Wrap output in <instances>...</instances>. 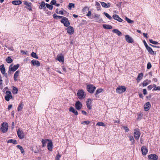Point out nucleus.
Returning <instances> with one entry per match:
<instances>
[{
    "mask_svg": "<svg viewBox=\"0 0 160 160\" xmlns=\"http://www.w3.org/2000/svg\"><path fill=\"white\" fill-rule=\"evenodd\" d=\"M125 19L126 21L129 23H132L133 22V21L131 20L127 17L125 18Z\"/></svg>",
    "mask_w": 160,
    "mask_h": 160,
    "instance_id": "49530a36",
    "label": "nucleus"
},
{
    "mask_svg": "<svg viewBox=\"0 0 160 160\" xmlns=\"http://www.w3.org/2000/svg\"><path fill=\"white\" fill-rule=\"evenodd\" d=\"M32 3L31 2H30V3L27 6V7L26 8L29 11H32Z\"/></svg>",
    "mask_w": 160,
    "mask_h": 160,
    "instance_id": "79ce46f5",
    "label": "nucleus"
},
{
    "mask_svg": "<svg viewBox=\"0 0 160 160\" xmlns=\"http://www.w3.org/2000/svg\"><path fill=\"white\" fill-rule=\"evenodd\" d=\"M82 106V104L80 102L78 101L76 102L75 105V107L77 110H80Z\"/></svg>",
    "mask_w": 160,
    "mask_h": 160,
    "instance_id": "9b49d317",
    "label": "nucleus"
},
{
    "mask_svg": "<svg viewBox=\"0 0 160 160\" xmlns=\"http://www.w3.org/2000/svg\"><path fill=\"white\" fill-rule=\"evenodd\" d=\"M30 2H28L27 1L23 2L24 4L26 5L27 6L30 3Z\"/></svg>",
    "mask_w": 160,
    "mask_h": 160,
    "instance_id": "052dcab7",
    "label": "nucleus"
},
{
    "mask_svg": "<svg viewBox=\"0 0 160 160\" xmlns=\"http://www.w3.org/2000/svg\"><path fill=\"white\" fill-rule=\"evenodd\" d=\"M143 77V74L142 73H139L137 79L136 80L138 82H140V81L142 78Z\"/></svg>",
    "mask_w": 160,
    "mask_h": 160,
    "instance_id": "a878e982",
    "label": "nucleus"
},
{
    "mask_svg": "<svg viewBox=\"0 0 160 160\" xmlns=\"http://www.w3.org/2000/svg\"><path fill=\"white\" fill-rule=\"evenodd\" d=\"M87 105V108H88V109L89 110H91V109H92V107L90 105V104H86Z\"/></svg>",
    "mask_w": 160,
    "mask_h": 160,
    "instance_id": "4d7b16f0",
    "label": "nucleus"
},
{
    "mask_svg": "<svg viewBox=\"0 0 160 160\" xmlns=\"http://www.w3.org/2000/svg\"><path fill=\"white\" fill-rule=\"evenodd\" d=\"M102 6L104 8H108L110 7V3H106L104 2H100Z\"/></svg>",
    "mask_w": 160,
    "mask_h": 160,
    "instance_id": "393cba45",
    "label": "nucleus"
},
{
    "mask_svg": "<svg viewBox=\"0 0 160 160\" xmlns=\"http://www.w3.org/2000/svg\"><path fill=\"white\" fill-rule=\"evenodd\" d=\"M46 6L47 8H48L50 10H52L53 9V6L52 5H50L48 3H46Z\"/></svg>",
    "mask_w": 160,
    "mask_h": 160,
    "instance_id": "c03bdc74",
    "label": "nucleus"
},
{
    "mask_svg": "<svg viewBox=\"0 0 160 160\" xmlns=\"http://www.w3.org/2000/svg\"><path fill=\"white\" fill-rule=\"evenodd\" d=\"M96 89V87L92 84H89L87 86V91L91 93H93Z\"/></svg>",
    "mask_w": 160,
    "mask_h": 160,
    "instance_id": "423d86ee",
    "label": "nucleus"
},
{
    "mask_svg": "<svg viewBox=\"0 0 160 160\" xmlns=\"http://www.w3.org/2000/svg\"><path fill=\"white\" fill-rule=\"evenodd\" d=\"M6 95L5 97V99L6 101H9L10 98L12 99V98L11 93L10 91H6Z\"/></svg>",
    "mask_w": 160,
    "mask_h": 160,
    "instance_id": "6e6552de",
    "label": "nucleus"
},
{
    "mask_svg": "<svg viewBox=\"0 0 160 160\" xmlns=\"http://www.w3.org/2000/svg\"><path fill=\"white\" fill-rule=\"evenodd\" d=\"M140 143L142 144H144V141H143V139L142 138H140Z\"/></svg>",
    "mask_w": 160,
    "mask_h": 160,
    "instance_id": "774afa93",
    "label": "nucleus"
},
{
    "mask_svg": "<svg viewBox=\"0 0 160 160\" xmlns=\"http://www.w3.org/2000/svg\"><path fill=\"white\" fill-rule=\"evenodd\" d=\"M103 14L110 20H111L112 19V18L111 16L107 13L104 12H103Z\"/></svg>",
    "mask_w": 160,
    "mask_h": 160,
    "instance_id": "ea45409f",
    "label": "nucleus"
},
{
    "mask_svg": "<svg viewBox=\"0 0 160 160\" xmlns=\"http://www.w3.org/2000/svg\"><path fill=\"white\" fill-rule=\"evenodd\" d=\"M151 107V105L150 103L149 102H146L144 105V109L145 111H148L149 110Z\"/></svg>",
    "mask_w": 160,
    "mask_h": 160,
    "instance_id": "a211bd4d",
    "label": "nucleus"
},
{
    "mask_svg": "<svg viewBox=\"0 0 160 160\" xmlns=\"http://www.w3.org/2000/svg\"><path fill=\"white\" fill-rule=\"evenodd\" d=\"M74 6L75 5L74 4L72 3H70L69 4L68 7L69 8H68L69 9H71V8H74Z\"/></svg>",
    "mask_w": 160,
    "mask_h": 160,
    "instance_id": "09e8293b",
    "label": "nucleus"
},
{
    "mask_svg": "<svg viewBox=\"0 0 160 160\" xmlns=\"http://www.w3.org/2000/svg\"><path fill=\"white\" fill-rule=\"evenodd\" d=\"M99 17L100 15H99L96 13L95 14L94 16L93 17V18H96L97 19H99Z\"/></svg>",
    "mask_w": 160,
    "mask_h": 160,
    "instance_id": "5fc2aeb1",
    "label": "nucleus"
},
{
    "mask_svg": "<svg viewBox=\"0 0 160 160\" xmlns=\"http://www.w3.org/2000/svg\"><path fill=\"white\" fill-rule=\"evenodd\" d=\"M31 56L32 57L35 58H38V57L36 54V53L34 52H32V53L31 54Z\"/></svg>",
    "mask_w": 160,
    "mask_h": 160,
    "instance_id": "37998d69",
    "label": "nucleus"
},
{
    "mask_svg": "<svg viewBox=\"0 0 160 160\" xmlns=\"http://www.w3.org/2000/svg\"><path fill=\"white\" fill-rule=\"evenodd\" d=\"M95 6H96V8L97 10H101V6L98 2H96Z\"/></svg>",
    "mask_w": 160,
    "mask_h": 160,
    "instance_id": "4c0bfd02",
    "label": "nucleus"
},
{
    "mask_svg": "<svg viewBox=\"0 0 160 160\" xmlns=\"http://www.w3.org/2000/svg\"><path fill=\"white\" fill-rule=\"evenodd\" d=\"M68 27L67 29L68 33L70 35L72 34L74 32L73 28L72 27L69 26Z\"/></svg>",
    "mask_w": 160,
    "mask_h": 160,
    "instance_id": "4468645a",
    "label": "nucleus"
},
{
    "mask_svg": "<svg viewBox=\"0 0 160 160\" xmlns=\"http://www.w3.org/2000/svg\"><path fill=\"white\" fill-rule=\"evenodd\" d=\"M31 63L33 66H36L37 67H39L40 66V63L38 61L32 60L31 61Z\"/></svg>",
    "mask_w": 160,
    "mask_h": 160,
    "instance_id": "6ab92c4d",
    "label": "nucleus"
},
{
    "mask_svg": "<svg viewBox=\"0 0 160 160\" xmlns=\"http://www.w3.org/2000/svg\"><path fill=\"white\" fill-rule=\"evenodd\" d=\"M8 125L6 122H3L1 125V131L3 133H5L8 130Z\"/></svg>",
    "mask_w": 160,
    "mask_h": 160,
    "instance_id": "f03ea898",
    "label": "nucleus"
},
{
    "mask_svg": "<svg viewBox=\"0 0 160 160\" xmlns=\"http://www.w3.org/2000/svg\"><path fill=\"white\" fill-rule=\"evenodd\" d=\"M61 157V155L58 153L57 154L56 156V157L55 160H59L60 158Z\"/></svg>",
    "mask_w": 160,
    "mask_h": 160,
    "instance_id": "8fccbe9b",
    "label": "nucleus"
},
{
    "mask_svg": "<svg viewBox=\"0 0 160 160\" xmlns=\"http://www.w3.org/2000/svg\"><path fill=\"white\" fill-rule=\"evenodd\" d=\"M91 12L90 11H89L88 12V13H87V14H86V16H87L88 17H89V16H91Z\"/></svg>",
    "mask_w": 160,
    "mask_h": 160,
    "instance_id": "0e129e2a",
    "label": "nucleus"
},
{
    "mask_svg": "<svg viewBox=\"0 0 160 160\" xmlns=\"http://www.w3.org/2000/svg\"><path fill=\"white\" fill-rule=\"evenodd\" d=\"M17 134L19 139H22L24 138V135L22 131L18 129L17 131Z\"/></svg>",
    "mask_w": 160,
    "mask_h": 160,
    "instance_id": "1a4fd4ad",
    "label": "nucleus"
},
{
    "mask_svg": "<svg viewBox=\"0 0 160 160\" xmlns=\"http://www.w3.org/2000/svg\"><path fill=\"white\" fill-rule=\"evenodd\" d=\"M149 41L150 43H151L153 44L157 45V44H159V43H158V42L156 41H154L152 39H149Z\"/></svg>",
    "mask_w": 160,
    "mask_h": 160,
    "instance_id": "a18cd8bd",
    "label": "nucleus"
},
{
    "mask_svg": "<svg viewBox=\"0 0 160 160\" xmlns=\"http://www.w3.org/2000/svg\"><path fill=\"white\" fill-rule=\"evenodd\" d=\"M147 50L152 55H155L156 54V52H154L153 51L152 48L149 47L148 46L146 48Z\"/></svg>",
    "mask_w": 160,
    "mask_h": 160,
    "instance_id": "5701e85b",
    "label": "nucleus"
},
{
    "mask_svg": "<svg viewBox=\"0 0 160 160\" xmlns=\"http://www.w3.org/2000/svg\"><path fill=\"white\" fill-rule=\"evenodd\" d=\"M152 67V65L150 62H148L147 65V68L148 69H150Z\"/></svg>",
    "mask_w": 160,
    "mask_h": 160,
    "instance_id": "3c124183",
    "label": "nucleus"
},
{
    "mask_svg": "<svg viewBox=\"0 0 160 160\" xmlns=\"http://www.w3.org/2000/svg\"><path fill=\"white\" fill-rule=\"evenodd\" d=\"M112 32L117 34L118 36H120L122 35L121 32L117 29H115L112 30Z\"/></svg>",
    "mask_w": 160,
    "mask_h": 160,
    "instance_id": "cd10ccee",
    "label": "nucleus"
},
{
    "mask_svg": "<svg viewBox=\"0 0 160 160\" xmlns=\"http://www.w3.org/2000/svg\"><path fill=\"white\" fill-rule=\"evenodd\" d=\"M148 158L149 160H157L158 156L156 154H152L148 156Z\"/></svg>",
    "mask_w": 160,
    "mask_h": 160,
    "instance_id": "9d476101",
    "label": "nucleus"
},
{
    "mask_svg": "<svg viewBox=\"0 0 160 160\" xmlns=\"http://www.w3.org/2000/svg\"><path fill=\"white\" fill-rule=\"evenodd\" d=\"M69 111L70 112L74 113L75 115H77L78 114V113L77 111L72 107H71L69 108Z\"/></svg>",
    "mask_w": 160,
    "mask_h": 160,
    "instance_id": "aec40b11",
    "label": "nucleus"
},
{
    "mask_svg": "<svg viewBox=\"0 0 160 160\" xmlns=\"http://www.w3.org/2000/svg\"><path fill=\"white\" fill-rule=\"evenodd\" d=\"M97 125L99 126H105V124L102 122H98L97 123Z\"/></svg>",
    "mask_w": 160,
    "mask_h": 160,
    "instance_id": "de8ad7c7",
    "label": "nucleus"
},
{
    "mask_svg": "<svg viewBox=\"0 0 160 160\" xmlns=\"http://www.w3.org/2000/svg\"><path fill=\"white\" fill-rule=\"evenodd\" d=\"M7 62L9 63H11L12 62V59L10 57H8L6 59Z\"/></svg>",
    "mask_w": 160,
    "mask_h": 160,
    "instance_id": "a19ab883",
    "label": "nucleus"
},
{
    "mask_svg": "<svg viewBox=\"0 0 160 160\" xmlns=\"http://www.w3.org/2000/svg\"><path fill=\"white\" fill-rule=\"evenodd\" d=\"M123 128L124 129V130L126 132H128L129 130L127 126H123Z\"/></svg>",
    "mask_w": 160,
    "mask_h": 160,
    "instance_id": "864d4df0",
    "label": "nucleus"
},
{
    "mask_svg": "<svg viewBox=\"0 0 160 160\" xmlns=\"http://www.w3.org/2000/svg\"><path fill=\"white\" fill-rule=\"evenodd\" d=\"M143 94L144 95H146L147 94V91L146 89H143Z\"/></svg>",
    "mask_w": 160,
    "mask_h": 160,
    "instance_id": "bf43d9fd",
    "label": "nucleus"
},
{
    "mask_svg": "<svg viewBox=\"0 0 160 160\" xmlns=\"http://www.w3.org/2000/svg\"><path fill=\"white\" fill-rule=\"evenodd\" d=\"M112 17L114 19L118 21L119 22H122L123 21V20L120 18L118 15L114 14L113 15Z\"/></svg>",
    "mask_w": 160,
    "mask_h": 160,
    "instance_id": "dca6fc26",
    "label": "nucleus"
},
{
    "mask_svg": "<svg viewBox=\"0 0 160 160\" xmlns=\"http://www.w3.org/2000/svg\"><path fill=\"white\" fill-rule=\"evenodd\" d=\"M0 70L2 74H4L5 72V69L3 64L0 66Z\"/></svg>",
    "mask_w": 160,
    "mask_h": 160,
    "instance_id": "bb28decb",
    "label": "nucleus"
},
{
    "mask_svg": "<svg viewBox=\"0 0 160 160\" xmlns=\"http://www.w3.org/2000/svg\"><path fill=\"white\" fill-rule=\"evenodd\" d=\"M52 141L50 140L47 145L48 150L50 151H52Z\"/></svg>",
    "mask_w": 160,
    "mask_h": 160,
    "instance_id": "f3484780",
    "label": "nucleus"
},
{
    "mask_svg": "<svg viewBox=\"0 0 160 160\" xmlns=\"http://www.w3.org/2000/svg\"><path fill=\"white\" fill-rule=\"evenodd\" d=\"M153 87L154 88L152 90V91L153 92H154L157 90L160 91V87H157V86L156 84H153Z\"/></svg>",
    "mask_w": 160,
    "mask_h": 160,
    "instance_id": "7c9ffc66",
    "label": "nucleus"
},
{
    "mask_svg": "<svg viewBox=\"0 0 160 160\" xmlns=\"http://www.w3.org/2000/svg\"><path fill=\"white\" fill-rule=\"evenodd\" d=\"M56 1L55 0H52L50 4L51 5H55L56 4Z\"/></svg>",
    "mask_w": 160,
    "mask_h": 160,
    "instance_id": "6e6d98bb",
    "label": "nucleus"
},
{
    "mask_svg": "<svg viewBox=\"0 0 160 160\" xmlns=\"http://www.w3.org/2000/svg\"><path fill=\"white\" fill-rule=\"evenodd\" d=\"M88 9V6H85L84 8L83 9L82 11L83 12L87 10Z\"/></svg>",
    "mask_w": 160,
    "mask_h": 160,
    "instance_id": "e2e57ef3",
    "label": "nucleus"
},
{
    "mask_svg": "<svg viewBox=\"0 0 160 160\" xmlns=\"http://www.w3.org/2000/svg\"><path fill=\"white\" fill-rule=\"evenodd\" d=\"M125 39L127 42L129 43H132L133 42V40L129 35L125 36Z\"/></svg>",
    "mask_w": 160,
    "mask_h": 160,
    "instance_id": "ddd939ff",
    "label": "nucleus"
},
{
    "mask_svg": "<svg viewBox=\"0 0 160 160\" xmlns=\"http://www.w3.org/2000/svg\"><path fill=\"white\" fill-rule=\"evenodd\" d=\"M152 88H153V85L152 86V85H150L148 87V90H150Z\"/></svg>",
    "mask_w": 160,
    "mask_h": 160,
    "instance_id": "13d9d810",
    "label": "nucleus"
},
{
    "mask_svg": "<svg viewBox=\"0 0 160 160\" xmlns=\"http://www.w3.org/2000/svg\"><path fill=\"white\" fill-rule=\"evenodd\" d=\"M141 151L142 154L144 156L146 155L147 154L148 151V149L145 146H143L142 147Z\"/></svg>",
    "mask_w": 160,
    "mask_h": 160,
    "instance_id": "2eb2a0df",
    "label": "nucleus"
},
{
    "mask_svg": "<svg viewBox=\"0 0 160 160\" xmlns=\"http://www.w3.org/2000/svg\"><path fill=\"white\" fill-rule=\"evenodd\" d=\"M103 28L105 29H110L112 28V26L110 25L104 24L103 25Z\"/></svg>",
    "mask_w": 160,
    "mask_h": 160,
    "instance_id": "2f4dec72",
    "label": "nucleus"
},
{
    "mask_svg": "<svg viewBox=\"0 0 160 160\" xmlns=\"http://www.w3.org/2000/svg\"><path fill=\"white\" fill-rule=\"evenodd\" d=\"M128 137L129 138V139L131 142V145H134L135 141L133 137L132 136H129Z\"/></svg>",
    "mask_w": 160,
    "mask_h": 160,
    "instance_id": "c756f323",
    "label": "nucleus"
},
{
    "mask_svg": "<svg viewBox=\"0 0 160 160\" xmlns=\"http://www.w3.org/2000/svg\"><path fill=\"white\" fill-rule=\"evenodd\" d=\"M103 91V89L102 88H99L97 89L95 94V95L96 97H97L98 94L99 93Z\"/></svg>",
    "mask_w": 160,
    "mask_h": 160,
    "instance_id": "c9c22d12",
    "label": "nucleus"
},
{
    "mask_svg": "<svg viewBox=\"0 0 160 160\" xmlns=\"http://www.w3.org/2000/svg\"><path fill=\"white\" fill-rule=\"evenodd\" d=\"M7 48L10 50H11L12 51H13L14 50L12 46L8 47Z\"/></svg>",
    "mask_w": 160,
    "mask_h": 160,
    "instance_id": "680f3d73",
    "label": "nucleus"
},
{
    "mask_svg": "<svg viewBox=\"0 0 160 160\" xmlns=\"http://www.w3.org/2000/svg\"><path fill=\"white\" fill-rule=\"evenodd\" d=\"M23 106V104L22 102H21L19 104L17 108V110L18 111H20L22 110Z\"/></svg>",
    "mask_w": 160,
    "mask_h": 160,
    "instance_id": "473e14b6",
    "label": "nucleus"
},
{
    "mask_svg": "<svg viewBox=\"0 0 160 160\" xmlns=\"http://www.w3.org/2000/svg\"><path fill=\"white\" fill-rule=\"evenodd\" d=\"M17 147L20 150V151L22 153H24V151L22 147L21 146L19 145H18L17 146Z\"/></svg>",
    "mask_w": 160,
    "mask_h": 160,
    "instance_id": "58836bf2",
    "label": "nucleus"
},
{
    "mask_svg": "<svg viewBox=\"0 0 160 160\" xmlns=\"http://www.w3.org/2000/svg\"><path fill=\"white\" fill-rule=\"evenodd\" d=\"M77 96L79 99L82 100L85 98L86 95L84 91L81 89L78 90V91Z\"/></svg>",
    "mask_w": 160,
    "mask_h": 160,
    "instance_id": "39448f33",
    "label": "nucleus"
},
{
    "mask_svg": "<svg viewBox=\"0 0 160 160\" xmlns=\"http://www.w3.org/2000/svg\"><path fill=\"white\" fill-rule=\"evenodd\" d=\"M7 142L8 143H12L14 144H17V141L15 139H9L7 141Z\"/></svg>",
    "mask_w": 160,
    "mask_h": 160,
    "instance_id": "c85d7f7f",
    "label": "nucleus"
},
{
    "mask_svg": "<svg viewBox=\"0 0 160 160\" xmlns=\"http://www.w3.org/2000/svg\"><path fill=\"white\" fill-rule=\"evenodd\" d=\"M90 123V122L89 121H84L82 122H81V124H83V123H85L86 125L89 124Z\"/></svg>",
    "mask_w": 160,
    "mask_h": 160,
    "instance_id": "603ef678",
    "label": "nucleus"
},
{
    "mask_svg": "<svg viewBox=\"0 0 160 160\" xmlns=\"http://www.w3.org/2000/svg\"><path fill=\"white\" fill-rule=\"evenodd\" d=\"M46 3L43 2L42 1L41 2V4L39 6V8L40 9H43L44 10L46 9L45 6H46Z\"/></svg>",
    "mask_w": 160,
    "mask_h": 160,
    "instance_id": "4be33fe9",
    "label": "nucleus"
},
{
    "mask_svg": "<svg viewBox=\"0 0 160 160\" xmlns=\"http://www.w3.org/2000/svg\"><path fill=\"white\" fill-rule=\"evenodd\" d=\"M56 59L59 62H63L64 61V57L62 54H58Z\"/></svg>",
    "mask_w": 160,
    "mask_h": 160,
    "instance_id": "f8f14e48",
    "label": "nucleus"
},
{
    "mask_svg": "<svg viewBox=\"0 0 160 160\" xmlns=\"http://www.w3.org/2000/svg\"><path fill=\"white\" fill-rule=\"evenodd\" d=\"M52 16L54 19H62L60 20L61 23L63 24L65 27H68L70 25V22L68 18L62 16L57 15L56 14L54 13Z\"/></svg>",
    "mask_w": 160,
    "mask_h": 160,
    "instance_id": "f257e3e1",
    "label": "nucleus"
},
{
    "mask_svg": "<svg viewBox=\"0 0 160 160\" xmlns=\"http://www.w3.org/2000/svg\"><path fill=\"white\" fill-rule=\"evenodd\" d=\"M134 137L135 138L138 140L140 137L141 135V132L140 129L138 128H134Z\"/></svg>",
    "mask_w": 160,
    "mask_h": 160,
    "instance_id": "7ed1b4c3",
    "label": "nucleus"
},
{
    "mask_svg": "<svg viewBox=\"0 0 160 160\" xmlns=\"http://www.w3.org/2000/svg\"><path fill=\"white\" fill-rule=\"evenodd\" d=\"M126 90V88L125 86H119L117 88L116 91L119 93H121L124 92Z\"/></svg>",
    "mask_w": 160,
    "mask_h": 160,
    "instance_id": "0eeeda50",
    "label": "nucleus"
},
{
    "mask_svg": "<svg viewBox=\"0 0 160 160\" xmlns=\"http://www.w3.org/2000/svg\"><path fill=\"white\" fill-rule=\"evenodd\" d=\"M143 43H144V45H145L146 48L148 46V45H147L146 42L145 41V40H144L143 41Z\"/></svg>",
    "mask_w": 160,
    "mask_h": 160,
    "instance_id": "338daca9",
    "label": "nucleus"
},
{
    "mask_svg": "<svg viewBox=\"0 0 160 160\" xmlns=\"http://www.w3.org/2000/svg\"><path fill=\"white\" fill-rule=\"evenodd\" d=\"M19 64H18L17 65H14L12 66V65H10L9 67V70L8 71V73L9 74H11V72H15L16 71L19 67Z\"/></svg>",
    "mask_w": 160,
    "mask_h": 160,
    "instance_id": "20e7f679",
    "label": "nucleus"
},
{
    "mask_svg": "<svg viewBox=\"0 0 160 160\" xmlns=\"http://www.w3.org/2000/svg\"><path fill=\"white\" fill-rule=\"evenodd\" d=\"M12 3L15 5H18L22 3V2L20 0H14L12 2Z\"/></svg>",
    "mask_w": 160,
    "mask_h": 160,
    "instance_id": "b1692460",
    "label": "nucleus"
},
{
    "mask_svg": "<svg viewBox=\"0 0 160 160\" xmlns=\"http://www.w3.org/2000/svg\"><path fill=\"white\" fill-rule=\"evenodd\" d=\"M20 73V71L19 70H18L16 71L14 73V77H13V79L16 82L17 81V78L19 76V75Z\"/></svg>",
    "mask_w": 160,
    "mask_h": 160,
    "instance_id": "412c9836",
    "label": "nucleus"
},
{
    "mask_svg": "<svg viewBox=\"0 0 160 160\" xmlns=\"http://www.w3.org/2000/svg\"><path fill=\"white\" fill-rule=\"evenodd\" d=\"M149 81L148 80H145L142 83V84L143 87H144L146 86L147 85H148L149 84V82H148Z\"/></svg>",
    "mask_w": 160,
    "mask_h": 160,
    "instance_id": "e433bc0d",
    "label": "nucleus"
},
{
    "mask_svg": "<svg viewBox=\"0 0 160 160\" xmlns=\"http://www.w3.org/2000/svg\"><path fill=\"white\" fill-rule=\"evenodd\" d=\"M12 105L11 104H9L8 106V110H10L12 108Z\"/></svg>",
    "mask_w": 160,
    "mask_h": 160,
    "instance_id": "69168bd1",
    "label": "nucleus"
},
{
    "mask_svg": "<svg viewBox=\"0 0 160 160\" xmlns=\"http://www.w3.org/2000/svg\"><path fill=\"white\" fill-rule=\"evenodd\" d=\"M49 140H50L48 139H47L45 140L42 139V146L43 147H45L46 145V143H47V141L49 142Z\"/></svg>",
    "mask_w": 160,
    "mask_h": 160,
    "instance_id": "72a5a7b5",
    "label": "nucleus"
},
{
    "mask_svg": "<svg viewBox=\"0 0 160 160\" xmlns=\"http://www.w3.org/2000/svg\"><path fill=\"white\" fill-rule=\"evenodd\" d=\"M18 89L15 87H12V92L13 94H16L18 93Z\"/></svg>",
    "mask_w": 160,
    "mask_h": 160,
    "instance_id": "f704fd0d",
    "label": "nucleus"
}]
</instances>
